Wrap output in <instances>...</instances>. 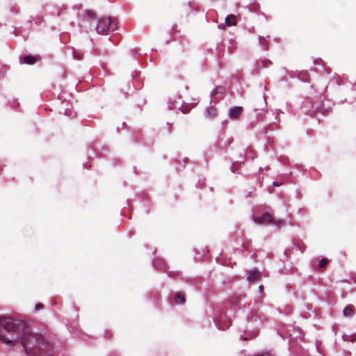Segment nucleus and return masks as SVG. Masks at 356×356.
Listing matches in <instances>:
<instances>
[{
	"label": "nucleus",
	"mask_w": 356,
	"mask_h": 356,
	"mask_svg": "<svg viewBox=\"0 0 356 356\" xmlns=\"http://www.w3.org/2000/svg\"><path fill=\"white\" fill-rule=\"evenodd\" d=\"M0 341L7 344L19 342L30 355L47 347L43 336L33 333L23 323L16 325L10 318H0Z\"/></svg>",
	"instance_id": "obj_1"
},
{
	"label": "nucleus",
	"mask_w": 356,
	"mask_h": 356,
	"mask_svg": "<svg viewBox=\"0 0 356 356\" xmlns=\"http://www.w3.org/2000/svg\"><path fill=\"white\" fill-rule=\"evenodd\" d=\"M117 29L116 23L111 17H102L99 19L96 26V31L99 34H104L109 31H113Z\"/></svg>",
	"instance_id": "obj_2"
},
{
	"label": "nucleus",
	"mask_w": 356,
	"mask_h": 356,
	"mask_svg": "<svg viewBox=\"0 0 356 356\" xmlns=\"http://www.w3.org/2000/svg\"><path fill=\"white\" fill-rule=\"evenodd\" d=\"M214 323L218 330H225L231 325V321L227 318L226 314L220 313L218 316L213 317Z\"/></svg>",
	"instance_id": "obj_3"
},
{
	"label": "nucleus",
	"mask_w": 356,
	"mask_h": 356,
	"mask_svg": "<svg viewBox=\"0 0 356 356\" xmlns=\"http://www.w3.org/2000/svg\"><path fill=\"white\" fill-rule=\"evenodd\" d=\"M261 278V273L256 268L250 270L247 272V280L249 282H254L259 280Z\"/></svg>",
	"instance_id": "obj_4"
},
{
	"label": "nucleus",
	"mask_w": 356,
	"mask_h": 356,
	"mask_svg": "<svg viewBox=\"0 0 356 356\" xmlns=\"http://www.w3.org/2000/svg\"><path fill=\"white\" fill-rule=\"evenodd\" d=\"M243 108L241 106H234L229 109V117L232 119H237L241 114Z\"/></svg>",
	"instance_id": "obj_5"
},
{
	"label": "nucleus",
	"mask_w": 356,
	"mask_h": 356,
	"mask_svg": "<svg viewBox=\"0 0 356 356\" xmlns=\"http://www.w3.org/2000/svg\"><path fill=\"white\" fill-rule=\"evenodd\" d=\"M271 221H273V218L268 213H265L261 216H257L254 218V222L257 224H261L264 222Z\"/></svg>",
	"instance_id": "obj_6"
},
{
	"label": "nucleus",
	"mask_w": 356,
	"mask_h": 356,
	"mask_svg": "<svg viewBox=\"0 0 356 356\" xmlns=\"http://www.w3.org/2000/svg\"><path fill=\"white\" fill-rule=\"evenodd\" d=\"M222 92V88H216L214 90H213V91L210 94L211 104H216L218 101V98L216 97V95H218V94H221Z\"/></svg>",
	"instance_id": "obj_7"
},
{
	"label": "nucleus",
	"mask_w": 356,
	"mask_h": 356,
	"mask_svg": "<svg viewBox=\"0 0 356 356\" xmlns=\"http://www.w3.org/2000/svg\"><path fill=\"white\" fill-rule=\"evenodd\" d=\"M225 22L228 26H235L236 24V17L234 15H229L225 17Z\"/></svg>",
	"instance_id": "obj_8"
},
{
	"label": "nucleus",
	"mask_w": 356,
	"mask_h": 356,
	"mask_svg": "<svg viewBox=\"0 0 356 356\" xmlns=\"http://www.w3.org/2000/svg\"><path fill=\"white\" fill-rule=\"evenodd\" d=\"M217 115V110L215 107L211 106L208 108H207L205 111V116L208 118H213Z\"/></svg>",
	"instance_id": "obj_9"
},
{
	"label": "nucleus",
	"mask_w": 356,
	"mask_h": 356,
	"mask_svg": "<svg viewBox=\"0 0 356 356\" xmlns=\"http://www.w3.org/2000/svg\"><path fill=\"white\" fill-rule=\"evenodd\" d=\"M259 42L260 46L261 47V48L264 50H267L268 49L269 42L266 38H265L262 36H259Z\"/></svg>",
	"instance_id": "obj_10"
},
{
	"label": "nucleus",
	"mask_w": 356,
	"mask_h": 356,
	"mask_svg": "<svg viewBox=\"0 0 356 356\" xmlns=\"http://www.w3.org/2000/svg\"><path fill=\"white\" fill-rule=\"evenodd\" d=\"M37 58L33 56H26L23 58V63L32 65L36 62Z\"/></svg>",
	"instance_id": "obj_11"
},
{
	"label": "nucleus",
	"mask_w": 356,
	"mask_h": 356,
	"mask_svg": "<svg viewBox=\"0 0 356 356\" xmlns=\"http://www.w3.org/2000/svg\"><path fill=\"white\" fill-rule=\"evenodd\" d=\"M197 104V103L195 104V105ZM195 106V104H193V105H188V104H181L180 107H178L177 108L181 110V111L186 114L187 113L189 112V110L193 107Z\"/></svg>",
	"instance_id": "obj_12"
},
{
	"label": "nucleus",
	"mask_w": 356,
	"mask_h": 356,
	"mask_svg": "<svg viewBox=\"0 0 356 356\" xmlns=\"http://www.w3.org/2000/svg\"><path fill=\"white\" fill-rule=\"evenodd\" d=\"M174 299L175 302L178 304H184L185 302V298L182 293H177Z\"/></svg>",
	"instance_id": "obj_13"
},
{
	"label": "nucleus",
	"mask_w": 356,
	"mask_h": 356,
	"mask_svg": "<svg viewBox=\"0 0 356 356\" xmlns=\"http://www.w3.org/2000/svg\"><path fill=\"white\" fill-rule=\"evenodd\" d=\"M343 314L346 317H351L353 316L354 312L351 307L347 306L343 309Z\"/></svg>",
	"instance_id": "obj_14"
},
{
	"label": "nucleus",
	"mask_w": 356,
	"mask_h": 356,
	"mask_svg": "<svg viewBox=\"0 0 356 356\" xmlns=\"http://www.w3.org/2000/svg\"><path fill=\"white\" fill-rule=\"evenodd\" d=\"M272 222L276 227H280V226L284 225V221L282 219H277V220L273 219Z\"/></svg>",
	"instance_id": "obj_15"
},
{
	"label": "nucleus",
	"mask_w": 356,
	"mask_h": 356,
	"mask_svg": "<svg viewBox=\"0 0 356 356\" xmlns=\"http://www.w3.org/2000/svg\"><path fill=\"white\" fill-rule=\"evenodd\" d=\"M327 264V259L326 258H322L321 260L319 261V266L321 268H323L326 266Z\"/></svg>",
	"instance_id": "obj_16"
},
{
	"label": "nucleus",
	"mask_w": 356,
	"mask_h": 356,
	"mask_svg": "<svg viewBox=\"0 0 356 356\" xmlns=\"http://www.w3.org/2000/svg\"><path fill=\"white\" fill-rule=\"evenodd\" d=\"M86 16L88 18H95V13L91 10H87L86 12Z\"/></svg>",
	"instance_id": "obj_17"
},
{
	"label": "nucleus",
	"mask_w": 356,
	"mask_h": 356,
	"mask_svg": "<svg viewBox=\"0 0 356 356\" xmlns=\"http://www.w3.org/2000/svg\"><path fill=\"white\" fill-rule=\"evenodd\" d=\"M42 309V305L40 304V303H38L35 305V309L36 310H38V309Z\"/></svg>",
	"instance_id": "obj_18"
},
{
	"label": "nucleus",
	"mask_w": 356,
	"mask_h": 356,
	"mask_svg": "<svg viewBox=\"0 0 356 356\" xmlns=\"http://www.w3.org/2000/svg\"><path fill=\"white\" fill-rule=\"evenodd\" d=\"M273 185L275 186H280L282 185V183L278 182V181H273Z\"/></svg>",
	"instance_id": "obj_19"
},
{
	"label": "nucleus",
	"mask_w": 356,
	"mask_h": 356,
	"mask_svg": "<svg viewBox=\"0 0 356 356\" xmlns=\"http://www.w3.org/2000/svg\"><path fill=\"white\" fill-rule=\"evenodd\" d=\"M225 26H227V25L225 24H225H219V25H218V28H219V29H225Z\"/></svg>",
	"instance_id": "obj_20"
},
{
	"label": "nucleus",
	"mask_w": 356,
	"mask_h": 356,
	"mask_svg": "<svg viewBox=\"0 0 356 356\" xmlns=\"http://www.w3.org/2000/svg\"><path fill=\"white\" fill-rule=\"evenodd\" d=\"M259 291L261 293V292L263 291V290H264V286H263V285H260V286H259Z\"/></svg>",
	"instance_id": "obj_21"
},
{
	"label": "nucleus",
	"mask_w": 356,
	"mask_h": 356,
	"mask_svg": "<svg viewBox=\"0 0 356 356\" xmlns=\"http://www.w3.org/2000/svg\"><path fill=\"white\" fill-rule=\"evenodd\" d=\"M74 58H75L76 59H80V57H79V56H76L75 53H74Z\"/></svg>",
	"instance_id": "obj_22"
},
{
	"label": "nucleus",
	"mask_w": 356,
	"mask_h": 356,
	"mask_svg": "<svg viewBox=\"0 0 356 356\" xmlns=\"http://www.w3.org/2000/svg\"><path fill=\"white\" fill-rule=\"evenodd\" d=\"M300 79L302 81H307V78H300Z\"/></svg>",
	"instance_id": "obj_23"
},
{
	"label": "nucleus",
	"mask_w": 356,
	"mask_h": 356,
	"mask_svg": "<svg viewBox=\"0 0 356 356\" xmlns=\"http://www.w3.org/2000/svg\"><path fill=\"white\" fill-rule=\"evenodd\" d=\"M254 356H265L263 354H256Z\"/></svg>",
	"instance_id": "obj_24"
},
{
	"label": "nucleus",
	"mask_w": 356,
	"mask_h": 356,
	"mask_svg": "<svg viewBox=\"0 0 356 356\" xmlns=\"http://www.w3.org/2000/svg\"><path fill=\"white\" fill-rule=\"evenodd\" d=\"M157 262H158L157 261H156L154 262V265L155 266H157Z\"/></svg>",
	"instance_id": "obj_25"
},
{
	"label": "nucleus",
	"mask_w": 356,
	"mask_h": 356,
	"mask_svg": "<svg viewBox=\"0 0 356 356\" xmlns=\"http://www.w3.org/2000/svg\"><path fill=\"white\" fill-rule=\"evenodd\" d=\"M254 318V321H257V318H256V317H254V318Z\"/></svg>",
	"instance_id": "obj_26"
},
{
	"label": "nucleus",
	"mask_w": 356,
	"mask_h": 356,
	"mask_svg": "<svg viewBox=\"0 0 356 356\" xmlns=\"http://www.w3.org/2000/svg\"><path fill=\"white\" fill-rule=\"evenodd\" d=\"M354 92H356V89H354Z\"/></svg>",
	"instance_id": "obj_27"
}]
</instances>
